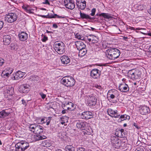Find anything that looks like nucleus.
Listing matches in <instances>:
<instances>
[{
  "mask_svg": "<svg viewBox=\"0 0 151 151\" xmlns=\"http://www.w3.org/2000/svg\"><path fill=\"white\" fill-rule=\"evenodd\" d=\"M80 15L81 18L83 19H89L90 20H93L94 19V18L91 17L89 15L83 13H82L81 11H80Z\"/></svg>",
  "mask_w": 151,
  "mask_h": 151,
  "instance_id": "obj_25",
  "label": "nucleus"
},
{
  "mask_svg": "<svg viewBox=\"0 0 151 151\" xmlns=\"http://www.w3.org/2000/svg\"><path fill=\"white\" fill-rule=\"evenodd\" d=\"M45 119L44 118H42V119L41 118H37L36 119L35 121L36 122H38L39 123L40 122L42 123H44L45 122H44Z\"/></svg>",
  "mask_w": 151,
  "mask_h": 151,
  "instance_id": "obj_43",
  "label": "nucleus"
},
{
  "mask_svg": "<svg viewBox=\"0 0 151 151\" xmlns=\"http://www.w3.org/2000/svg\"><path fill=\"white\" fill-rule=\"evenodd\" d=\"M29 143L25 141H21L15 145L16 151H24L29 147Z\"/></svg>",
  "mask_w": 151,
  "mask_h": 151,
  "instance_id": "obj_4",
  "label": "nucleus"
},
{
  "mask_svg": "<svg viewBox=\"0 0 151 151\" xmlns=\"http://www.w3.org/2000/svg\"><path fill=\"white\" fill-rule=\"evenodd\" d=\"M111 140L113 146L115 148H118L120 147V145L119 143V139L117 137L111 136Z\"/></svg>",
  "mask_w": 151,
  "mask_h": 151,
  "instance_id": "obj_9",
  "label": "nucleus"
},
{
  "mask_svg": "<svg viewBox=\"0 0 151 151\" xmlns=\"http://www.w3.org/2000/svg\"><path fill=\"white\" fill-rule=\"evenodd\" d=\"M38 78V77L35 75H34L31 77V78H30V79L33 81H37L36 80L37 78Z\"/></svg>",
  "mask_w": 151,
  "mask_h": 151,
  "instance_id": "obj_44",
  "label": "nucleus"
},
{
  "mask_svg": "<svg viewBox=\"0 0 151 151\" xmlns=\"http://www.w3.org/2000/svg\"><path fill=\"white\" fill-rule=\"evenodd\" d=\"M140 113L143 115H147L150 112L149 107L146 106H141L139 110Z\"/></svg>",
  "mask_w": 151,
  "mask_h": 151,
  "instance_id": "obj_11",
  "label": "nucleus"
},
{
  "mask_svg": "<svg viewBox=\"0 0 151 151\" xmlns=\"http://www.w3.org/2000/svg\"><path fill=\"white\" fill-rule=\"evenodd\" d=\"M96 15L98 16H99L100 17L102 16L104 18L108 19L111 18L110 14L108 13H101L100 14L99 13H97Z\"/></svg>",
  "mask_w": 151,
  "mask_h": 151,
  "instance_id": "obj_30",
  "label": "nucleus"
},
{
  "mask_svg": "<svg viewBox=\"0 0 151 151\" xmlns=\"http://www.w3.org/2000/svg\"><path fill=\"white\" fill-rule=\"evenodd\" d=\"M22 104L24 105L25 106H26L27 105V102H26V101L24 99H22Z\"/></svg>",
  "mask_w": 151,
  "mask_h": 151,
  "instance_id": "obj_55",
  "label": "nucleus"
},
{
  "mask_svg": "<svg viewBox=\"0 0 151 151\" xmlns=\"http://www.w3.org/2000/svg\"><path fill=\"white\" fill-rule=\"evenodd\" d=\"M119 119L116 121L120 123L122 122V121L126 119L129 120L130 117L129 116L126 114L122 115H121L119 114Z\"/></svg>",
  "mask_w": 151,
  "mask_h": 151,
  "instance_id": "obj_21",
  "label": "nucleus"
},
{
  "mask_svg": "<svg viewBox=\"0 0 151 151\" xmlns=\"http://www.w3.org/2000/svg\"><path fill=\"white\" fill-rule=\"evenodd\" d=\"M87 103L89 106H94L96 103L97 99L93 94L87 95Z\"/></svg>",
  "mask_w": 151,
  "mask_h": 151,
  "instance_id": "obj_5",
  "label": "nucleus"
},
{
  "mask_svg": "<svg viewBox=\"0 0 151 151\" xmlns=\"http://www.w3.org/2000/svg\"><path fill=\"white\" fill-rule=\"evenodd\" d=\"M149 51L151 52V45L150 46V47L148 48Z\"/></svg>",
  "mask_w": 151,
  "mask_h": 151,
  "instance_id": "obj_63",
  "label": "nucleus"
},
{
  "mask_svg": "<svg viewBox=\"0 0 151 151\" xmlns=\"http://www.w3.org/2000/svg\"><path fill=\"white\" fill-rule=\"evenodd\" d=\"M61 83L66 86L72 87L75 84L74 78L70 76L63 77L61 80Z\"/></svg>",
  "mask_w": 151,
  "mask_h": 151,
  "instance_id": "obj_3",
  "label": "nucleus"
},
{
  "mask_svg": "<svg viewBox=\"0 0 151 151\" xmlns=\"http://www.w3.org/2000/svg\"><path fill=\"white\" fill-rule=\"evenodd\" d=\"M52 27L54 28H57L58 27V26L56 24H54L52 25Z\"/></svg>",
  "mask_w": 151,
  "mask_h": 151,
  "instance_id": "obj_58",
  "label": "nucleus"
},
{
  "mask_svg": "<svg viewBox=\"0 0 151 151\" xmlns=\"http://www.w3.org/2000/svg\"><path fill=\"white\" fill-rule=\"evenodd\" d=\"M85 149L82 147H79L78 148L77 151H85Z\"/></svg>",
  "mask_w": 151,
  "mask_h": 151,
  "instance_id": "obj_50",
  "label": "nucleus"
},
{
  "mask_svg": "<svg viewBox=\"0 0 151 151\" xmlns=\"http://www.w3.org/2000/svg\"><path fill=\"white\" fill-rule=\"evenodd\" d=\"M37 125V124H30L29 126V128L30 130L35 133V130Z\"/></svg>",
  "mask_w": 151,
  "mask_h": 151,
  "instance_id": "obj_34",
  "label": "nucleus"
},
{
  "mask_svg": "<svg viewBox=\"0 0 151 151\" xmlns=\"http://www.w3.org/2000/svg\"><path fill=\"white\" fill-rule=\"evenodd\" d=\"M43 127L37 124L35 130V133L37 134H40L43 132Z\"/></svg>",
  "mask_w": 151,
  "mask_h": 151,
  "instance_id": "obj_26",
  "label": "nucleus"
},
{
  "mask_svg": "<svg viewBox=\"0 0 151 151\" xmlns=\"http://www.w3.org/2000/svg\"><path fill=\"white\" fill-rule=\"evenodd\" d=\"M135 151H144V150L142 147H137Z\"/></svg>",
  "mask_w": 151,
  "mask_h": 151,
  "instance_id": "obj_49",
  "label": "nucleus"
},
{
  "mask_svg": "<svg viewBox=\"0 0 151 151\" xmlns=\"http://www.w3.org/2000/svg\"><path fill=\"white\" fill-rule=\"evenodd\" d=\"M134 73V69L129 70L128 73V76L130 77L131 79L133 80V79L135 78Z\"/></svg>",
  "mask_w": 151,
  "mask_h": 151,
  "instance_id": "obj_35",
  "label": "nucleus"
},
{
  "mask_svg": "<svg viewBox=\"0 0 151 151\" xmlns=\"http://www.w3.org/2000/svg\"><path fill=\"white\" fill-rule=\"evenodd\" d=\"M101 75V71L98 69H93L90 72V77L94 79H99Z\"/></svg>",
  "mask_w": 151,
  "mask_h": 151,
  "instance_id": "obj_7",
  "label": "nucleus"
},
{
  "mask_svg": "<svg viewBox=\"0 0 151 151\" xmlns=\"http://www.w3.org/2000/svg\"><path fill=\"white\" fill-rule=\"evenodd\" d=\"M64 3L66 7L68 9H73L75 7V4L73 0H65Z\"/></svg>",
  "mask_w": 151,
  "mask_h": 151,
  "instance_id": "obj_12",
  "label": "nucleus"
},
{
  "mask_svg": "<svg viewBox=\"0 0 151 151\" xmlns=\"http://www.w3.org/2000/svg\"><path fill=\"white\" fill-rule=\"evenodd\" d=\"M75 45L78 50L86 48V45L83 42L80 41H76L75 42Z\"/></svg>",
  "mask_w": 151,
  "mask_h": 151,
  "instance_id": "obj_19",
  "label": "nucleus"
},
{
  "mask_svg": "<svg viewBox=\"0 0 151 151\" xmlns=\"http://www.w3.org/2000/svg\"><path fill=\"white\" fill-rule=\"evenodd\" d=\"M24 75V73L20 71H18L14 74V80H18L22 78Z\"/></svg>",
  "mask_w": 151,
  "mask_h": 151,
  "instance_id": "obj_23",
  "label": "nucleus"
},
{
  "mask_svg": "<svg viewBox=\"0 0 151 151\" xmlns=\"http://www.w3.org/2000/svg\"><path fill=\"white\" fill-rule=\"evenodd\" d=\"M10 114V112L6 111V110H3L0 111V118H4L8 116Z\"/></svg>",
  "mask_w": 151,
  "mask_h": 151,
  "instance_id": "obj_27",
  "label": "nucleus"
},
{
  "mask_svg": "<svg viewBox=\"0 0 151 151\" xmlns=\"http://www.w3.org/2000/svg\"><path fill=\"white\" fill-rule=\"evenodd\" d=\"M3 40L5 45H9L11 42V37L9 35H4L3 37Z\"/></svg>",
  "mask_w": 151,
  "mask_h": 151,
  "instance_id": "obj_20",
  "label": "nucleus"
},
{
  "mask_svg": "<svg viewBox=\"0 0 151 151\" xmlns=\"http://www.w3.org/2000/svg\"><path fill=\"white\" fill-rule=\"evenodd\" d=\"M22 8L27 12L30 13L31 12V10L30 6L27 4H24L22 6Z\"/></svg>",
  "mask_w": 151,
  "mask_h": 151,
  "instance_id": "obj_33",
  "label": "nucleus"
},
{
  "mask_svg": "<svg viewBox=\"0 0 151 151\" xmlns=\"http://www.w3.org/2000/svg\"><path fill=\"white\" fill-rule=\"evenodd\" d=\"M145 29V30L146 29H142V28H136V29H135V30H141V29Z\"/></svg>",
  "mask_w": 151,
  "mask_h": 151,
  "instance_id": "obj_62",
  "label": "nucleus"
},
{
  "mask_svg": "<svg viewBox=\"0 0 151 151\" xmlns=\"http://www.w3.org/2000/svg\"><path fill=\"white\" fill-rule=\"evenodd\" d=\"M119 89L122 92H126L129 91V88L128 85L124 83H121L119 86Z\"/></svg>",
  "mask_w": 151,
  "mask_h": 151,
  "instance_id": "obj_13",
  "label": "nucleus"
},
{
  "mask_svg": "<svg viewBox=\"0 0 151 151\" xmlns=\"http://www.w3.org/2000/svg\"><path fill=\"white\" fill-rule=\"evenodd\" d=\"M64 118H61V123L62 124H64L65 122V121H64Z\"/></svg>",
  "mask_w": 151,
  "mask_h": 151,
  "instance_id": "obj_57",
  "label": "nucleus"
},
{
  "mask_svg": "<svg viewBox=\"0 0 151 151\" xmlns=\"http://www.w3.org/2000/svg\"><path fill=\"white\" fill-rule=\"evenodd\" d=\"M42 3L43 4L50 5V2L48 0H45Z\"/></svg>",
  "mask_w": 151,
  "mask_h": 151,
  "instance_id": "obj_51",
  "label": "nucleus"
},
{
  "mask_svg": "<svg viewBox=\"0 0 151 151\" xmlns=\"http://www.w3.org/2000/svg\"><path fill=\"white\" fill-rule=\"evenodd\" d=\"M47 40V37L44 36L43 38L42 39V41L43 42H45Z\"/></svg>",
  "mask_w": 151,
  "mask_h": 151,
  "instance_id": "obj_54",
  "label": "nucleus"
},
{
  "mask_svg": "<svg viewBox=\"0 0 151 151\" xmlns=\"http://www.w3.org/2000/svg\"><path fill=\"white\" fill-rule=\"evenodd\" d=\"M30 86L28 84H24L20 86L19 91L21 93H27L29 90Z\"/></svg>",
  "mask_w": 151,
  "mask_h": 151,
  "instance_id": "obj_16",
  "label": "nucleus"
},
{
  "mask_svg": "<svg viewBox=\"0 0 151 151\" xmlns=\"http://www.w3.org/2000/svg\"><path fill=\"white\" fill-rule=\"evenodd\" d=\"M4 24V22L2 21H0V30L3 27Z\"/></svg>",
  "mask_w": 151,
  "mask_h": 151,
  "instance_id": "obj_52",
  "label": "nucleus"
},
{
  "mask_svg": "<svg viewBox=\"0 0 151 151\" xmlns=\"http://www.w3.org/2000/svg\"><path fill=\"white\" fill-rule=\"evenodd\" d=\"M56 17L60 18H63L65 17H62V16H59V15H57V16H56Z\"/></svg>",
  "mask_w": 151,
  "mask_h": 151,
  "instance_id": "obj_61",
  "label": "nucleus"
},
{
  "mask_svg": "<svg viewBox=\"0 0 151 151\" xmlns=\"http://www.w3.org/2000/svg\"><path fill=\"white\" fill-rule=\"evenodd\" d=\"M107 96L108 98H110L109 99H108L109 100H110L111 99H114L115 98H117L118 97H116L115 96L112 95V94L109 93H107Z\"/></svg>",
  "mask_w": 151,
  "mask_h": 151,
  "instance_id": "obj_42",
  "label": "nucleus"
},
{
  "mask_svg": "<svg viewBox=\"0 0 151 151\" xmlns=\"http://www.w3.org/2000/svg\"><path fill=\"white\" fill-rule=\"evenodd\" d=\"M74 106V104L71 102H68L67 104H66L65 106L67 108V109L72 110L73 109V108Z\"/></svg>",
  "mask_w": 151,
  "mask_h": 151,
  "instance_id": "obj_31",
  "label": "nucleus"
},
{
  "mask_svg": "<svg viewBox=\"0 0 151 151\" xmlns=\"http://www.w3.org/2000/svg\"><path fill=\"white\" fill-rule=\"evenodd\" d=\"M108 92L113 95L115 96L116 97L118 98L120 95L119 93V91L117 90L114 89L109 90Z\"/></svg>",
  "mask_w": 151,
  "mask_h": 151,
  "instance_id": "obj_29",
  "label": "nucleus"
},
{
  "mask_svg": "<svg viewBox=\"0 0 151 151\" xmlns=\"http://www.w3.org/2000/svg\"><path fill=\"white\" fill-rule=\"evenodd\" d=\"M134 76H134L135 78H134L133 79V80H135L138 79L139 78L137 76H136V75H135V74L134 73Z\"/></svg>",
  "mask_w": 151,
  "mask_h": 151,
  "instance_id": "obj_59",
  "label": "nucleus"
},
{
  "mask_svg": "<svg viewBox=\"0 0 151 151\" xmlns=\"http://www.w3.org/2000/svg\"><path fill=\"white\" fill-rule=\"evenodd\" d=\"M105 53L107 58L114 60L119 57L120 52L117 49L110 48L106 50Z\"/></svg>",
  "mask_w": 151,
  "mask_h": 151,
  "instance_id": "obj_1",
  "label": "nucleus"
},
{
  "mask_svg": "<svg viewBox=\"0 0 151 151\" xmlns=\"http://www.w3.org/2000/svg\"><path fill=\"white\" fill-rule=\"evenodd\" d=\"M46 138V137L44 135H42L40 134H37L36 135V140H39L45 139Z\"/></svg>",
  "mask_w": 151,
  "mask_h": 151,
  "instance_id": "obj_36",
  "label": "nucleus"
},
{
  "mask_svg": "<svg viewBox=\"0 0 151 151\" xmlns=\"http://www.w3.org/2000/svg\"><path fill=\"white\" fill-rule=\"evenodd\" d=\"M76 4L79 9L83 10L86 7V2L84 0H77Z\"/></svg>",
  "mask_w": 151,
  "mask_h": 151,
  "instance_id": "obj_10",
  "label": "nucleus"
},
{
  "mask_svg": "<svg viewBox=\"0 0 151 151\" xmlns=\"http://www.w3.org/2000/svg\"><path fill=\"white\" fill-rule=\"evenodd\" d=\"M94 86L96 88V90H101L102 89L101 86L100 85L95 84V85Z\"/></svg>",
  "mask_w": 151,
  "mask_h": 151,
  "instance_id": "obj_45",
  "label": "nucleus"
},
{
  "mask_svg": "<svg viewBox=\"0 0 151 151\" xmlns=\"http://www.w3.org/2000/svg\"><path fill=\"white\" fill-rule=\"evenodd\" d=\"M19 36L20 40L22 41H25L28 37V34L25 32H22Z\"/></svg>",
  "mask_w": 151,
  "mask_h": 151,
  "instance_id": "obj_24",
  "label": "nucleus"
},
{
  "mask_svg": "<svg viewBox=\"0 0 151 151\" xmlns=\"http://www.w3.org/2000/svg\"><path fill=\"white\" fill-rule=\"evenodd\" d=\"M134 127H135L138 129H139L140 128V127L137 125V124L135 123H134Z\"/></svg>",
  "mask_w": 151,
  "mask_h": 151,
  "instance_id": "obj_53",
  "label": "nucleus"
},
{
  "mask_svg": "<svg viewBox=\"0 0 151 151\" xmlns=\"http://www.w3.org/2000/svg\"><path fill=\"white\" fill-rule=\"evenodd\" d=\"M17 18L16 13L11 12L6 14L5 17V20L7 22L12 23L16 21Z\"/></svg>",
  "mask_w": 151,
  "mask_h": 151,
  "instance_id": "obj_6",
  "label": "nucleus"
},
{
  "mask_svg": "<svg viewBox=\"0 0 151 151\" xmlns=\"http://www.w3.org/2000/svg\"><path fill=\"white\" fill-rule=\"evenodd\" d=\"M40 16L44 18H47V15H40Z\"/></svg>",
  "mask_w": 151,
  "mask_h": 151,
  "instance_id": "obj_60",
  "label": "nucleus"
},
{
  "mask_svg": "<svg viewBox=\"0 0 151 151\" xmlns=\"http://www.w3.org/2000/svg\"><path fill=\"white\" fill-rule=\"evenodd\" d=\"M134 74L135 73V75L136 76H137L139 78L141 74V72L139 70V69H134Z\"/></svg>",
  "mask_w": 151,
  "mask_h": 151,
  "instance_id": "obj_40",
  "label": "nucleus"
},
{
  "mask_svg": "<svg viewBox=\"0 0 151 151\" xmlns=\"http://www.w3.org/2000/svg\"><path fill=\"white\" fill-rule=\"evenodd\" d=\"M129 29L133 30H135V29L133 27L129 26V27L127 28V30H128Z\"/></svg>",
  "mask_w": 151,
  "mask_h": 151,
  "instance_id": "obj_56",
  "label": "nucleus"
},
{
  "mask_svg": "<svg viewBox=\"0 0 151 151\" xmlns=\"http://www.w3.org/2000/svg\"><path fill=\"white\" fill-rule=\"evenodd\" d=\"M85 40L91 42L93 43L94 44L98 42V38L97 37L94 35H89L85 37Z\"/></svg>",
  "mask_w": 151,
  "mask_h": 151,
  "instance_id": "obj_8",
  "label": "nucleus"
},
{
  "mask_svg": "<svg viewBox=\"0 0 151 151\" xmlns=\"http://www.w3.org/2000/svg\"><path fill=\"white\" fill-rule=\"evenodd\" d=\"M13 69L10 68H7L4 69L2 73L1 76H6V77L9 76V75L12 73L13 72Z\"/></svg>",
  "mask_w": 151,
  "mask_h": 151,
  "instance_id": "obj_18",
  "label": "nucleus"
},
{
  "mask_svg": "<svg viewBox=\"0 0 151 151\" xmlns=\"http://www.w3.org/2000/svg\"><path fill=\"white\" fill-rule=\"evenodd\" d=\"M124 132V130L123 129L118 130H116L115 134L117 137L124 138L125 137L126 135Z\"/></svg>",
  "mask_w": 151,
  "mask_h": 151,
  "instance_id": "obj_17",
  "label": "nucleus"
},
{
  "mask_svg": "<svg viewBox=\"0 0 151 151\" xmlns=\"http://www.w3.org/2000/svg\"><path fill=\"white\" fill-rule=\"evenodd\" d=\"M66 151H75V148L71 145H67L65 147Z\"/></svg>",
  "mask_w": 151,
  "mask_h": 151,
  "instance_id": "obj_37",
  "label": "nucleus"
},
{
  "mask_svg": "<svg viewBox=\"0 0 151 151\" xmlns=\"http://www.w3.org/2000/svg\"><path fill=\"white\" fill-rule=\"evenodd\" d=\"M96 9L95 8H93L91 10V13L90 14L92 16H93L95 14L96 12Z\"/></svg>",
  "mask_w": 151,
  "mask_h": 151,
  "instance_id": "obj_47",
  "label": "nucleus"
},
{
  "mask_svg": "<svg viewBox=\"0 0 151 151\" xmlns=\"http://www.w3.org/2000/svg\"><path fill=\"white\" fill-rule=\"evenodd\" d=\"M4 63V60L1 58H0V67L2 66Z\"/></svg>",
  "mask_w": 151,
  "mask_h": 151,
  "instance_id": "obj_46",
  "label": "nucleus"
},
{
  "mask_svg": "<svg viewBox=\"0 0 151 151\" xmlns=\"http://www.w3.org/2000/svg\"><path fill=\"white\" fill-rule=\"evenodd\" d=\"M116 110H114L111 109H109L107 111L108 114L112 118H118L119 114Z\"/></svg>",
  "mask_w": 151,
  "mask_h": 151,
  "instance_id": "obj_15",
  "label": "nucleus"
},
{
  "mask_svg": "<svg viewBox=\"0 0 151 151\" xmlns=\"http://www.w3.org/2000/svg\"><path fill=\"white\" fill-rule=\"evenodd\" d=\"M78 55L82 57L85 55L87 53V51L85 48L79 50Z\"/></svg>",
  "mask_w": 151,
  "mask_h": 151,
  "instance_id": "obj_32",
  "label": "nucleus"
},
{
  "mask_svg": "<svg viewBox=\"0 0 151 151\" xmlns=\"http://www.w3.org/2000/svg\"><path fill=\"white\" fill-rule=\"evenodd\" d=\"M86 123L85 122L78 121L76 123V127L79 129H83L86 126Z\"/></svg>",
  "mask_w": 151,
  "mask_h": 151,
  "instance_id": "obj_28",
  "label": "nucleus"
},
{
  "mask_svg": "<svg viewBox=\"0 0 151 151\" xmlns=\"http://www.w3.org/2000/svg\"><path fill=\"white\" fill-rule=\"evenodd\" d=\"M81 117L83 119H88L93 117V113L89 111H84L82 113Z\"/></svg>",
  "mask_w": 151,
  "mask_h": 151,
  "instance_id": "obj_14",
  "label": "nucleus"
},
{
  "mask_svg": "<svg viewBox=\"0 0 151 151\" xmlns=\"http://www.w3.org/2000/svg\"><path fill=\"white\" fill-rule=\"evenodd\" d=\"M57 14H47V18H54L56 17Z\"/></svg>",
  "mask_w": 151,
  "mask_h": 151,
  "instance_id": "obj_41",
  "label": "nucleus"
},
{
  "mask_svg": "<svg viewBox=\"0 0 151 151\" xmlns=\"http://www.w3.org/2000/svg\"><path fill=\"white\" fill-rule=\"evenodd\" d=\"M76 38L78 39L81 40H85V37H84L83 36L81 35L79 33H76L75 35Z\"/></svg>",
  "mask_w": 151,
  "mask_h": 151,
  "instance_id": "obj_39",
  "label": "nucleus"
},
{
  "mask_svg": "<svg viewBox=\"0 0 151 151\" xmlns=\"http://www.w3.org/2000/svg\"><path fill=\"white\" fill-rule=\"evenodd\" d=\"M39 95H40L42 99H44L46 97V95L45 94H44L42 92H41L39 93Z\"/></svg>",
  "mask_w": 151,
  "mask_h": 151,
  "instance_id": "obj_48",
  "label": "nucleus"
},
{
  "mask_svg": "<svg viewBox=\"0 0 151 151\" xmlns=\"http://www.w3.org/2000/svg\"><path fill=\"white\" fill-rule=\"evenodd\" d=\"M6 92L8 94L7 96H12L13 94L14 91L12 89H9L6 90Z\"/></svg>",
  "mask_w": 151,
  "mask_h": 151,
  "instance_id": "obj_38",
  "label": "nucleus"
},
{
  "mask_svg": "<svg viewBox=\"0 0 151 151\" xmlns=\"http://www.w3.org/2000/svg\"><path fill=\"white\" fill-rule=\"evenodd\" d=\"M62 63L64 64H67L70 61V59L66 55H63L60 57Z\"/></svg>",
  "mask_w": 151,
  "mask_h": 151,
  "instance_id": "obj_22",
  "label": "nucleus"
},
{
  "mask_svg": "<svg viewBox=\"0 0 151 151\" xmlns=\"http://www.w3.org/2000/svg\"><path fill=\"white\" fill-rule=\"evenodd\" d=\"M55 51L59 54H63L65 51V46L62 42L56 41L54 45Z\"/></svg>",
  "mask_w": 151,
  "mask_h": 151,
  "instance_id": "obj_2",
  "label": "nucleus"
},
{
  "mask_svg": "<svg viewBox=\"0 0 151 151\" xmlns=\"http://www.w3.org/2000/svg\"><path fill=\"white\" fill-rule=\"evenodd\" d=\"M148 12L150 14H151V7L150 9H149L148 10Z\"/></svg>",
  "mask_w": 151,
  "mask_h": 151,
  "instance_id": "obj_64",
  "label": "nucleus"
}]
</instances>
